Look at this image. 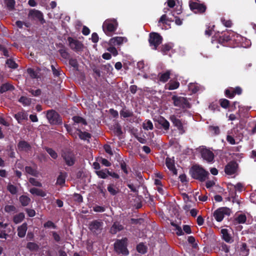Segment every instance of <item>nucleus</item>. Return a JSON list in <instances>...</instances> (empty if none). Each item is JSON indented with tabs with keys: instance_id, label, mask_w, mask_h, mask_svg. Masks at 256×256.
Segmentation results:
<instances>
[{
	"instance_id": "obj_42",
	"label": "nucleus",
	"mask_w": 256,
	"mask_h": 256,
	"mask_svg": "<svg viewBox=\"0 0 256 256\" xmlns=\"http://www.w3.org/2000/svg\"><path fill=\"white\" fill-rule=\"evenodd\" d=\"M246 216L244 214H240L236 218V220L238 224H244L246 220Z\"/></svg>"
},
{
	"instance_id": "obj_58",
	"label": "nucleus",
	"mask_w": 256,
	"mask_h": 256,
	"mask_svg": "<svg viewBox=\"0 0 256 256\" xmlns=\"http://www.w3.org/2000/svg\"><path fill=\"white\" fill-rule=\"evenodd\" d=\"M94 210L96 212H103L104 211L105 208L104 207L96 206L94 207Z\"/></svg>"
},
{
	"instance_id": "obj_3",
	"label": "nucleus",
	"mask_w": 256,
	"mask_h": 256,
	"mask_svg": "<svg viewBox=\"0 0 256 256\" xmlns=\"http://www.w3.org/2000/svg\"><path fill=\"white\" fill-rule=\"evenodd\" d=\"M197 151L200 153L202 158L204 160L208 163H213L214 162V154L208 148L204 146H200L197 148Z\"/></svg>"
},
{
	"instance_id": "obj_25",
	"label": "nucleus",
	"mask_w": 256,
	"mask_h": 256,
	"mask_svg": "<svg viewBox=\"0 0 256 256\" xmlns=\"http://www.w3.org/2000/svg\"><path fill=\"white\" fill-rule=\"evenodd\" d=\"M30 148V144L25 141H21L18 144V148L20 150L27 151Z\"/></svg>"
},
{
	"instance_id": "obj_30",
	"label": "nucleus",
	"mask_w": 256,
	"mask_h": 256,
	"mask_svg": "<svg viewBox=\"0 0 256 256\" xmlns=\"http://www.w3.org/2000/svg\"><path fill=\"white\" fill-rule=\"evenodd\" d=\"M143 128L145 130H152L153 129V124L150 120H146L142 124Z\"/></svg>"
},
{
	"instance_id": "obj_61",
	"label": "nucleus",
	"mask_w": 256,
	"mask_h": 256,
	"mask_svg": "<svg viewBox=\"0 0 256 256\" xmlns=\"http://www.w3.org/2000/svg\"><path fill=\"white\" fill-rule=\"evenodd\" d=\"M92 40L94 42H97L98 40V36L96 33H93L91 38Z\"/></svg>"
},
{
	"instance_id": "obj_27",
	"label": "nucleus",
	"mask_w": 256,
	"mask_h": 256,
	"mask_svg": "<svg viewBox=\"0 0 256 256\" xmlns=\"http://www.w3.org/2000/svg\"><path fill=\"white\" fill-rule=\"evenodd\" d=\"M158 122L165 130L169 129L170 123L164 118H160L158 120Z\"/></svg>"
},
{
	"instance_id": "obj_15",
	"label": "nucleus",
	"mask_w": 256,
	"mask_h": 256,
	"mask_svg": "<svg viewBox=\"0 0 256 256\" xmlns=\"http://www.w3.org/2000/svg\"><path fill=\"white\" fill-rule=\"evenodd\" d=\"M237 164L234 162H231L228 164L225 168V172L226 174L231 175L234 174L236 169Z\"/></svg>"
},
{
	"instance_id": "obj_1",
	"label": "nucleus",
	"mask_w": 256,
	"mask_h": 256,
	"mask_svg": "<svg viewBox=\"0 0 256 256\" xmlns=\"http://www.w3.org/2000/svg\"><path fill=\"white\" fill-rule=\"evenodd\" d=\"M73 120L74 122V128H78V134L80 138L84 140H87L90 138V134L86 132H82L81 131V128H80L79 126L80 125L82 126L86 125L87 124L85 120L80 116H74L73 117Z\"/></svg>"
},
{
	"instance_id": "obj_26",
	"label": "nucleus",
	"mask_w": 256,
	"mask_h": 256,
	"mask_svg": "<svg viewBox=\"0 0 256 256\" xmlns=\"http://www.w3.org/2000/svg\"><path fill=\"white\" fill-rule=\"evenodd\" d=\"M66 172H60L57 178L56 184L63 186L66 182Z\"/></svg>"
},
{
	"instance_id": "obj_28",
	"label": "nucleus",
	"mask_w": 256,
	"mask_h": 256,
	"mask_svg": "<svg viewBox=\"0 0 256 256\" xmlns=\"http://www.w3.org/2000/svg\"><path fill=\"white\" fill-rule=\"evenodd\" d=\"M180 84L178 82H172L170 81L166 86V88L169 90H174L178 88L179 87Z\"/></svg>"
},
{
	"instance_id": "obj_24",
	"label": "nucleus",
	"mask_w": 256,
	"mask_h": 256,
	"mask_svg": "<svg viewBox=\"0 0 256 256\" xmlns=\"http://www.w3.org/2000/svg\"><path fill=\"white\" fill-rule=\"evenodd\" d=\"M123 226L119 223L114 222L110 228V232L112 234H115L117 232L122 230Z\"/></svg>"
},
{
	"instance_id": "obj_45",
	"label": "nucleus",
	"mask_w": 256,
	"mask_h": 256,
	"mask_svg": "<svg viewBox=\"0 0 256 256\" xmlns=\"http://www.w3.org/2000/svg\"><path fill=\"white\" fill-rule=\"evenodd\" d=\"M46 150L52 158H53L54 159H56L57 158L58 154H57L56 152L54 150H53L52 148H46Z\"/></svg>"
},
{
	"instance_id": "obj_62",
	"label": "nucleus",
	"mask_w": 256,
	"mask_h": 256,
	"mask_svg": "<svg viewBox=\"0 0 256 256\" xmlns=\"http://www.w3.org/2000/svg\"><path fill=\"white\" fill-rule=\"evenodd\" d=\"M226 140L228 142L231 144H235V140L232 136L228 135L227 136Z\"/></svg>"
},
{
	"instance_id": "obj_38",
	"label": "nucleus",
	"mask_w": 256,
	"mask_h": 256,
	"mask_svg": "<svg viewBox=\"0 0 256 256\" xmlns=\"http://www.w3.org/2000/svg\"><path fill=\"white\" fill-rule=\"evenodd\" d=\"M26 172L32 176H37L38 173L37 171L31 168L30 166H26L25 168Z\"/></svg>"
},
{
	"instance_id": "obj_53",
	"label": "nucleus",
	"mask_w": 256,
	"mask_h": 256,
	"mask_svg": "<svg viewBox=\"0 0 256 256\" xmlns=\"http://www.w3.org/2000/svg\"><path fill=\"white\" fill-rule=\"evenodd\" d=\"M229 104H230V102L228 100L224 99V100H220V106L223 108H227Z\"/></svg>"
},
{
	"instance_id": "obj_50",
	"label": "nucleus",
	"mask_w": 256,
	"mask_h": 256,
	"mask_svg": "<svg viewBox=\"0 0 256 256\" xmlns=\"http://www.w3.org/2000/svg\"><path fill=\"white\" fill-rule=\"evenodd\" d=\"M120 114L124 118H128L132 116V112L127 110H123L120 112Z\"/></svg>"
},
{
	"instance_id": "obj_55",
	"label": "nucleus",
	"mask_w": 256,
	"mask_h": 256,
	"mask_svg": "<svg viewBox=\"0 0 256 256\" xmlns=\"http://www.w3.org/2000/svg\"><path fill=\"white\" fill-rule=\"evenodd\" d=\"M108 50L110 52L111 54H112L114 56H117L118 52V50L116 49V48H114V46H110L108 48Z\"/></svg>"
},
{
	"instance_id": "obj_12",
	"label": "nucleus",
	"mask_w": 256,
	"mask_h": 256,
	"mask_svg": "<svg viewBox=\"0 0 256 256\" xmlns=\"http://www.w3.org/2000/svg\"><path fill=\"white\" fill-rule=\"evenodd\" d=\"M28 17L30 18L39 20L42 24L44 22L43 14L39 10H31L28 14Z\"/></svg>"
},
{
	"instance_id": "obj_6",
	"label": "nucleus",
	"mask_w": 256,
	"mask_h": 256,
	"mask_svg": "<svg viewBox=\"0 0 256 256\" xmlns=\"http://www.w3.org/2000/svg\"><path fill=\"white\" fill-rule=\"evenodd\" d=\"M174 106L182 108H189L190 104L186 98L174 96L172 97Z\"/></svg>"
},
{
	"instance_id": "obj_2",
	"label": "nucleus",
	"mask_w": 256,
	"mask_h": 256,
	"mask_svg": "<svg viewBox=\"0 0 256 256\" xmlns=\"http://www.w3.org/2000/svg\"><path fill=\"white\" fill-rule=\"evenodd\" d=\"M118 25V22L116 20L108 19L103 23V31L106 34L110 36H112V33L116 30Z\"/></svg>"
},
{
	"instance_id": "obj_64",
	"label": "nucleus",
	"mask_w": 256,
	"mask_h": 256,
	"mask_svg": "<svg viewBox=\"0 0 256 256\" xmlns=\"http://www.w3.org/2000/svg\"><path fill=\"white\" fill-rule=\"evenodd\" d=\"M196 222L199 226H202L204 222V220L202 216H200L198 217Z\"/></svg>"
},
{
	"instance_id": "obj_29",
	"label": "nucleus",
	"mask_w": 256,
	"mask_h": 256,
	"mask_svg": "<svg viewBox=\"0 0 256 256\" xmlns=\"http://www.w3.org/2000/svg\"><path fill=\"white\" fill-rule=\"evenodd\" d=\"M174 46L172 43H168L162 46V52L164 54H166L167 52L170 50Z\"/></svg>"
},
{
	"instance_id": "obj_21",
	"label": "nucleus",
	"mask_w": 256,
	"mask_h": 256,
	"mask_svg": "<svg viewBox=\"0 0 256 256\" xmlns=\"http://www.w3.org/2000/svg\"><path fill=\"white\" fill-rule=\"evenodd\" d=\"M30 192L34 195L44 197L46 196V192L42 190L38 189L36 188H32L30 190Z\"/></svg>"
},
{
	"instance_id": "obj_39",
	"label": "nucleus",
	"mask_w": 256,
	"mask_h": 256,
	"mask_svg": "<svg viewBox=\"0 0 256 256\" xmlns=\"http://www.w3.org/2000/svg\"><path fill=\"white\" fill-rule=\"evenodd\" d=\"M232 40V37L230 36V34H224L220 38V42H228Z\"/></svg>"
},
{
	"instance_id": "obj_7",
	"label": "nucleus",
	"mask_w": 256,
	"mask_h": 256,
	"mask_svg": "<svg viewBox=\"0 0 256 256\" xmlns=\"http://www.w3.org/2000/svg\"><path fill=\"white\" fill-rule=\"evenodd\" d=\"M162 37L158 33L152 32L150 34L149 42L150 46L154 50H156L157 47L162 42Z\"/></svg>"
},
{
	"instance_id": "obj_43",
	"label": "nucleus",
	"mask_w": 256,
	"mask_h": 256,
	"mask_svg": "<svg viewBox=\"0 0 256 256\" xmlns=\"http://www.w3.org/2000/svg\"><path fill=\"white\" fill-rule=\"evenodd\" d=\"M137 250L141 254H144L146 252V246L142 244H140L137 246Z\"/></svg>"
},
{
	"instance_id": "obj_51",
	"label": "nucleus",
	"mask_w": 256,
	"mask_h": 256,
	"mask_svg": "<svg viewBox=\"0 0 256 256\" xmlns=\"http://www.w3.org/2000/svg\"><path fill=\"white\" fill-rule=\"evenodd\" d=\"M172 225L176 227V233L178 236H182L184 234L183 231L180 227L172 222Z\"/></svg>"
},
{
	"instance_id": "obj_35",
	"label": "nucleus",
	"mask_w": 256,
	"mask_h": 256,
	"mask_svg": "<svg viewBox=\"0 0 256 256\" xmlns=\"http://www.w3.org/2000/svg\"><path fill=\"white\" fill-rule=\"evenodd\" d=\"M13 88L12 86L10 85V84L6 83L3 84L0 87V92L1 93H3L6 92L7 90H10Z\"/></svg>"
},
{
	"instance_id": "obj_49",
	"label": "nucleus",
	"mask_w": 256,
	"mask_h": 256,
	"mask_svg": "<svg viewBox=\"0 0 256 256\" xmlns=\"http://www.w3.org/2000/svg\"><path fill=\"white\" fill-rule=\"evenodd\" d=\"M27 72L32 78H37L38 74L33 69L28 68L27 70Z\"/></svg>"
},
{
	"instance_id": "obj_31",
	"label": "nucleus",
	"mask_w": 256,
	"mask_h": 256,
	"mask_svg": "<svg viewBox=\"0 0 256 256\" xmlns=\"http://www.w3.org/2000/svg\"><path fill=\"white\" fill-rule=\"evenodd\" d=\"M188 88L193 93L197 92L202 90V88L197 84H190L188 86Z\"/></svg>"
},
{
	"instance_id": "obj_8",
	"label": "nucleus",
	"mask_w": 256,
	"mask_h": 256,
	"mask_svg": "<svg viewBox=\"0 0 256 256\" xmlns=\"http://www.w3.org/2000/svg\"><path fill=\"white\" fill-rule=\"evenodd\" d=\"M46 118L51 124H59L62 122L59 114L52 110L47 112Z\"/></svg>"
},
{
	"instance_id": "obj_20",
	"label": "nucleus",
	"mask_w": 256,
	"mask_h": 256,
	"mask_svg": "<svg viewBox=\"0 0 256 256\" xmlns=\"http://www.w3.org/2000/svg\"><path fill=\"white\" fill-rule=\"evenodd\" d=\"M27 230V224L26 223L22 224L18 228V235L20 238H24Z\"/></svg>"
},
{
	"instance_id": "obj_54",
	"label": "nucleus",
	"mask_w": 256,
	"mask_h": 256,
	"mask_svg": "<svg viewBox=\"0 0 256 256\" xmlns=\"http://www.w3.org/2000/svg\"><path fill=\"white\" fill-rule=\"evenodd\" d=\"M29 92H30L32 96H38L41 94V90L40 89L36 90L30 89L29 90Z\"/></svg>"
},
{
	"instance_id": "obj_9",
	"label": "nucleus",
	"mask_w": 256,
	"mask_h": 256,
	"mask_svg": "<svg viewBox=\"0 0 256 256\" xmlns=\"http://www.w3.org/2000/svg\"><path fill=\"white\" fill-rule=\"evenodd\" d=\"M189 5L190 10L195 13H202L206 10V6L199 3L198 0H190Z\"/></svg>"
},
{
	"instance_id": "obj_46",
	"label": "nucleus",
	"mask_w": 256,
	"mask_h": 256,
	"mask_svg": "<svg viewBox=\"0 0 256 256\" xmlns=\"http://www.w3.org/2000/svg\"><path fill=\"white\" fill-rule=\"evenodd\" d=\"M4 210L7 212H16V208L12 205H6L4 208Z\"/></svg>"
},
{
	"instance_id": "obj_33",
	"label": "nucleus",
	"mask_w": 256,
	"mask_h": 256,
	"mask_svg": "<svg viewBox=\"0 0 256 256\" xmlns=\"http://www.w3.org/2000/svg\"><path fill=\"white\" fill-rule=\"evenodd\" d=\"M20 201L23 206H26L30 202V199L26 196H22L20 197Z\"/></svg>"
},
{
	"instance_id": "obj_19",
	"label": "nucleus",
	"mask_w": 256,
	"mask_h": 256,
	"mask_svg": "<svg viewBox=\"0 0 256 256\" xmlns=\"http://www.w3.org/2000/svg\"><path fill=\"white\" fill-rule=\"evenodd\" d=\"M166 166L174 174H177V170L175 168L174 160L170 158L166 159Z\"/></svg>"
},
{
	"instance_id": "obj_11",
	"label": "nucleus",
	"mask_w": 256,
	"mask_h": 256,
	"mask_svg": "<svg viewBox=\"0 0 256 256\" xmlns=\"http://www.w3.org/2000/svg\"><path fill=\"white\" fill-rule=\"evenodd\" d=\"M128 42V39L124 36H116L111 38L108 42V44L112 46H121Z\"/></svg>"
},
{
	"instance_id": "obj_37",
	"label": "nucleus",
	"mask_w": 256,
	"mask_h": 256,
	"mask_svg": "<svg viewBox=\"0 0 256 256\" xmlns=\"http://www.w3.org/2000/svg\"><path fill=\"white\" fill-rule=\"evenodd\" d=\"M19 102L22 103L24 106H28L31 103V99L26 97L22 96L20 98Z\"/></svg>"
},
{
	"instance_id": "obj_14",
	"label": "nucleus",
	"mask_w": 256,
	"mask_h": 256,
	"mask_svg": "<svg viewBox=\"0 0 256 256\" xmlns=\"http://www.w3.org/2000/svg\"><path fill=\"white\" fill-rule=\"evenodd\" d=\"M68 40L70 46L72 49L76 51L80 50L82 49V44L80 42L71 38H68Z\"/></svg>"
},
{
	"instance_id": "obj_47",
	"label": "nucleus",
	"mask_w": 256,
	"mask_h": 256,
	"mask_svg": "<svg viewBox=\"0 0 256 256\" xmlns=\"http://www.w3.org/2000/svg\"><path fill=\"white\" fill-rule=\"evenodd\" d=\"M96 173L98 177L102 178H106L107 177V170H106L96 171Z\"/></svg>"
},
{
	"instance_id": "obj_41",
	"label": "nucleus",
	"mask_w": 256,
	"mask_h": 256,
	"mask_svg": "<svg viewBox=\"0 0 256 256\" xmlns=\"http://www.w3.org/2000/svg\"><path fill=\"white\" fill-rule=\"evenodd\" d=\"M4 2L9 10H12L14 8L15 4L14 0H4Z\"/></svg>"
},
{
	"instance_id": "obj_18",
	"label": "nucleus",
	"mask_w": 256,
	"mask_h": 256,
	"mask_svg": "<svg viewBox=\"0 0 256 256\" xmlns=\"http://www.w3.org/2000/svg\"><path fill=\"white\" fill-rule=\"evenodd\" d=\"M222 238L223 240L226 242L231 244L234 242V240L231 236L228 234L226 229H222L221 230Z\"/></svg>"
},
{
	"instance_id": "obj_60",
	"label": "nucleus",
	"mask_w": 256,
	"mask_h": 256,
	"mask_svg": "<svg viewBox=\"0 0 256 256\" xmlns=\"http://www.w3.org/2000/svg\"><path fill=\"white\" fill-rule=\"evenodd\" d=\"M100 162L106 166H110L111 165V163L106 158H101Z\"/></svg>"
},
{
	"instance_id": "obj_34",
	"label": "nucleus",
	"mask_w": 256,
	"mask_h": 256,
	"mask_svg": "<svg viewBox=\"0 0 256 256\" xmlns=\"http://www.w3.org/2000/svg\"><path fill=\"white\" fill-rule=\"evenodd\" d=\"M24 218V215L23 213H20L15 216L14 218V222L15 224H18L22 222Z\"/></svg>"
},
{
	"instance_id": "obj_4",
	"label": "nucleus",
	"mask_w": 256,
	"mask_h": 256,
	"mask_svg": "<svg viewBox=\"0 0 256 256\" xmlns=\"http://www.w3.org/2000/svg\"><path fill=\"white\" fill-rule=\"evenodd\" d=\"M192 170L193 177L202 182L205 180L209 174L208 172L198 166H194L192 168Z\"/></svg>"
},
{
	"instance_id": "obj_5",
	"label": "nucleus",
	"mask_w": 256,
	"mask_h": 256,
	"mask_svg": "<svg viewBox=\"0 0 256 256\" xmlns=\"http://www.w3.org/2000/svg\"><path fill=\"white\" fill-rule=\"evenodd\" d=\"M128 240L126 238L118 240L114 244L115 250L119 254L128 255V251L126 248Z\"/></svg>"
},
{
	"instance_id": "obj_48",
	"label": "nucleus",
	"mask_w": 256,
	"mask_h": 256,
	"mask_svg": "<svg viewBox=\"0 0 256 256\" xmlns=\"http://www.w3.org/2000/svg\"><path fill=\"white\" fill-rule=\"evenodd\" d=\"M29 182L32 185L34 186L38 187H41L42 186V184L34 178H30L29 180Z\"/></svg>"
},
{
	"instance_id": "obj_59",
	"label": "nucleus",
	"mask_w": 256,
	"mask_h": 256,
	"mask_svg": "<svg viewBox=\"0 0 256 256\" xmlns=\"http://www.w3.org/2000/svg\"><path fill=\"white\" fill-rule=\"evenodd\" d=\"M222 24L226 27H230L232 26V22L230 20H226L224 18L221 20Z\"/></svg>"
},
{
	"instance_id": "obj_23",
	"label": "nucleus",
	"mask_w": 256,
	"mask_h": 256,
	"mask_svg": "<svg viewBox=\"0 0 256 256\" xmlns=\"http://www.w3.org/2000/svg\"><path fill=\"white\" fill-rule=\"evenodd\" d=\"M171 74L170 70H168L164 72L159 74L160 80L162 82H165L168 80Z\"/></svg>"
},
{
	"instance_id": "obj_56",
	"label": "nucleus",
	"mask_w": 256,
	"mask_h": 256,
	"mask_svg": "<svg viewBox=\"0 0 256 256\" xmlns=\"http://www.w3.org/2000/svg\"><path fill=\"white\" fill-rule=\"evenodd\" d=\"M183 230L186 234H190L192 233L191 228L190 226L188 225H184L183 226Z\"/></svg>"
},
{
	"instance_id": "obj_10",
	"label": "nucleus",
	"mask_w": 256,
	"mask_h": 256,
	"mask_svg": "<svg viewBox=\"0 0 256 256\" xmlns=\"http://www.w3.org/2000/svg\"><path fill=\"white\" fill-rule=\"evenodd\" d=\"M230 213V209L227 208H220L216 210L214 214L215 219L218 222H221L225 216H229Z\"/></svg>"
},
{
	"instance_id": "obj_13",
	"label": "nucleus",
	"mask_w": 256,
	"mask_h": 256,
	"mask_svg": "<svg viewBox=\"0 0 256 256\" xmlns=\"http://www.w3.org/2000/svg\"><path fill=\"white\" fill-rule=\"evenodd\" d=\"M67 165L71 166L74 164V154L70 152H66L62 155Z\"/></svg>"
},
{
	"instance_id": "obj_16",
	"label": "nucleus",
	"mask_w": 256,
	"mask_h": 256,
	"mask_svg": "<svg viewBox=\"0 0 256 256\" xmlns=\"http://www.w3.org/2000/svg\"><path fill=\"white\" fill-rule=\"evenodd\" d=\"M102 224L101 221L94 220L90 224V228L92 232H98L102 229Z\"/></svg>"
},
{
	"instance_id": "obj_40",
	"label": "nucleus",
	"mask_w": 256,
	"mask_h": 256,
	"mask_svg": "<svg viewBox=\"0 0 256 256\" xmlns=\"http://www.w3.org/2000/svg\"><path fill=\"white\" fill-rule=\"evenodd\" d=\"M8 190L12 194H16L17 192V188L16 186L9 184L8 185Z\"/></svg>"
},
{
	"instance_id": "obj_57",
	"label": "nucleus",
	"mask_w": 256,
	"mask_h": 256,
	"mask_svg": "<svg viewBox=\"0 0 256 256\" xmlns=\"http://www.w3.org/2000/svg\"><path fill=\"white\" fill-rule=\"evenodd\" d=\"M233 90L228 89L226 90L225 93L226 96L229 98H232L234 96V94L232 92Z\"/></svg>"
},
{
	"instance_id": "obj_32",
	"label": "nucleus",
	"mask_w": 256,
	"mask_h": 256,
	"mask_svg": "<svg viewBox=\"0 0 256 256\" xmlns=\"http://www.w3.org/2000/svg\"><path fill=\"white\" fill-rule=\"evenodd\" d=\"M108 190L111 194L115 195L118 192V188L114 184H110L108 186Z\"/></svg>"
},
{
	"instance_id": "obj_22",
	"label": "nucleus",
	"mask_w": 256,
	"mask_h": 256,
	"mask_svg": "<svg viewBox=\"0 0 256 256\" xmlns=\"http://www.w3.org/2000/svg\"><path fill=\"white\" fill-rule=\"evenodd\" d=\"M28 114L24 112H20L15 114L14 118L18 123H20L23 120L28 119Z\"/></svg>"
},
{
	"instance_id": "obj_52",
	"label": "nucleus",
	"mask_w": 256,
	"mask_h": 256,
	"mask_svg": "<svg viewBox=\"0 0 256 256\" xmlns=\"http://www.w3.org/2000/svg\"><path fill=\"white\" fill-rule=\"evenodd\" d=\"M6 64L8 66L12 68H17V64H16L12 60L9 59L7 60Z\"/></svg>"
},
{
	"instance_id": "obj_17",
	"label": "nucleus",
	"mask_w": 256,
	"mask_h": 256,
	"mask_svg": "<svg viewBox=\"0 0 256 256\" xmlns=\"http://www.w3.org/2000/svg\"><path fill=\"white\" fill-rule=\"evenodd\" d=\"M170 120L173 124L180 130L181 134H183L184 132L181 122L180 120L178 119L174 115L171 116Z\"/></svg>"
},
{
	"instance_id": "obj_44",
	"label": "nucleus",
	"mask_w": 256,
	"mask_h": 256,
	"mask_svg": "<svg viewBox=\"0 0 256 256\" xmlns=\"http://www.w3.org/2000/svg\"><path fill=\"white\" fill-rule=\"evenodd\" d=\"M26 247L30 250H36L38 248L36 244L32 242H28Z\"/></svg>"
},
{
	"instance_id": "obj_36",
	"label": "nucleus",
	"mask_w": 256,
	"mask_h": 256,
	"mask_svg": "<svg viewBox=\"0 0 256 256\" xmlns=\"http://www.w3.org/2000/svg\"><path fill=\"white\" fill-rule=\"evenodd\" d=\"M209 131L213 134L217 135L220 134V130L218 126H210L208 128Z\"/></svg>"
},
{
	"instance_id": "obj_63",
	"label": "nucleus",
	"mask_w": 256,
	"mask_h": 256,
	"mask_svg": "<svg viewBox=\"0 0 256 256\" xmlns=\"http://www.w3.org/2000/svg\"><path fill=\"white\" fill-rule=\"evenodd\" d=\"M44 227L45 228H54L55 226L54 224L51 221H48L44 224Z\"/></svg>"
}]
</instances>
